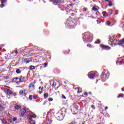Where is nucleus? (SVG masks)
I'll use <instances>...</instances> for the list:
<instances>
[{
    "label": "nucleus",
    "mask_w": 124,
    "mask_h": 124,
    "mask_svg": "<svg viewBox=\"0 0 124 124\" xmlns=\"http://www.w3.org/2000/svg\"><path fill=\"white\" fill-rule=\"evenodd\" d=\"M109 40L110 42V45L112 47H113L114 45L116 46V45L119 44V40H118V38L116 35H113L112 37H110Z\"/></svg>",
    "instance_id": "1"
},
{
    "label": "nucleus",
    "mask_w": 124,
    "mask_h": 124,
    "mask_svg": "<svg viewBox=\"0 0 124 124\" xmlns=\"http://www.w3.org/2000/svg\"><path fill=\"white\" fill-rule=\"evenodd\" d=\"M20 117H25V116H31V115H32V112L30 109H20Z\"/></svg>",
    "instance_id": "2"
},
{
    "label": "nucleus",
    "mask_w": 124,
    "mask_h": 124,
    "mask_svg": "<svg viewBox=\"0 0 124 124\" xmlns=\"http://www.w3.org/2000/svg\"><path fill=\"white\" fill-rule=\"evenodd\" d=\"M84 36L83 37V40L84 42L88 43L90 42L89 40L90 38H92V36H93V35L91 34L90 32H85L83 34Z\"/></svg>",
    "instance_id": "3"
},
{
    "label": "nucleus",
    "mask_w": 124,
    "mask_h": 124,
    "mask_svg": "<svg viewBox=\"0 0 124 124\" xmlns=\"http://www.w3.org/2000/svg\"><path fill=\"white\" fill-rule=\"evenodd\" d=\"M88 76L90 79H93L94 77L96 78L98 77V73L96 71H91L88 74Z\"/></svg>",
    "instance_id": "4"
},
{
    "label": "nucleus",
    "mask_w": 124,
    "mask_h": 124,
    "mask_svg": "<svg viewBox=\"0 0 124 124\" xmlns=\"http://www.w3.org/2000/svg\"><path fill=\"white\" fill-rule=\"evenodd\" d=\"M109 76L107 74L102 73L101 75V80L102 82H105L108 79Z\"/></svg>",
    "instance_id": "5"
},
{
    "label": "nucleus",
    "mask_w": 124,
    "mask_h": 124,
    "mask_svg": "<svg viewBox=\"0 0 124 124\" xmlns=\"http://www.w3.org/2000/svg\"><path fill=\"white\" fill-rule=\"evenodd\" d=\"M4 92L7 95H13L14 96H16V93H13L11 90L9 89H6L4 90Z\"/></svg>",
    "instance_id": "6"
},
{
    "label": "nucleus",
    "mask_w": 124,
    "mask_h": 124,
    "mask_svg": "<svg viewBox=\"0 0 124 124\" xmlns=\"http://www.w3.org/2000/svg\"><path fill=\"white\" fill-rule=\"evenodd\" d=\"M76 25L77 24L72 20L70 21L69 22L67 21V23H66V26H68L70 28H72V27H75Z\"/></svg>",
    "instance_id": "7"
},
{
    "label": "nucleus",
    "mask_w": 124,
    "mask_h": 124,
    "mask_svg": "<svg viewBox=\"0 0 124 124\" xmlns=\"http://www.w3.org/2000/svg\"><path fill=\"white\" fill-rule=\"evenodd\" d=\"M57 115V118L58 121H62V120H63V114L58 113Z\"/></svg>",
    "instance_id": "8"
},
{
    "label": "nucleus",
    "mask_w": 124,
    "mask_h": 124,
    "mask_svg": "<svg viewBox=\"0 0 124 124\" xmlns=\"http://www.w3.org/2000/svg\"><path fill=\"white\" fill-rule=\"evenodd\" d=\"M14 82H15V83H16L18 84L21 83V82L20 81V78H14Z\"/></svg>",
    "instance_id": "9"
},
{
    "label": "nucleus",
    "mask_w": 124,
    "mask_h": 124,
    "mask_svg": "<svg viewBox=\"0 0 124 124\" xmlns=\"http://www.w3.org/2000/svg\"><path fill=\"white\" fill-rule=\"evenodd\" d=\"M101 46L102 48H103V49H105V50H110V49H111V48L109 46L103 45H101Z\"/></svg>",
    "instance_id": "10"
},
{
    "label": "nucleus",
    "mask_w": 124,
    "mask_h": 124,
    "mask_svg": "<svg viewBox=\"0 0 124 124\" xmlns=\"http://www.w3.org/2000/svg\"><path fill=\"white\" fill-rule=\"evenodd\" d=\"M71 111L73 112V115H76L77 113H78V109H72Z\"/></svg>",
    "instance_id": "11"
},
{
    "label": "nucleus",
    "mask_w": 124,
    "mask_h": 124,
    "mask_svg": "<svg viewBox=\"0 0 124 124\" xmlns=\"http://www.w3.org/2000/svg\"><path fill=\"white\" fill-rule=\"evenodd\" d=\"M5 2H6V0H1V4L0 5V7H1V8H2L3 6H4V4L2 3H5Z\"/></svg>",
    "instance_id": "12"
},
{
    "label": "nucleus",
    "mask_w": 124,
    "mask_h": 124,
    "mask_svg": "<svg viewBox=\"0 0 124 124\" xmlns=\"http://www.w3.org/2000/svg\"><path fill=\"white\" fill-rule=\"evenodd\" d=\"M93 10L94 11H98V9H99V7H98V6H96V5H94L93 8H92Z\"/></svg>",
    "instance_id": "13"
},
{
    "label": "nucleus",
    "mask_w": 124,
    "mask_h": 124,
    "mask_svg": "<svg viewBox=\"0 0 124 124\" xmlns=\"http://www.w3.org/2000/svg\"><path fill=\"white\" fill-rule=\"evenodd\" d=\"M30 89L31 90V91H33L34 90V85L33 83H31L30 85Z\"/></svg>",
    "instance_id": "14"
},
{
    "label": "nucleus",
    "mask_w": 124,
    "mask_h": 124,
    "mask_svg": "<svg viewBox=\"0 0 124 124\" xmlns=\"http://www.w3.org/2000/svg\"><path fill=\"white\" fill-rule=\"evenodd\" d=\"M25 93H26V90H21L19 92V94L23 95L25 94Z\"/></svg>",
    "instance_id": "15"
},
{
    "label": "nucleus",
    "mask_w": 124,
    "mask_h": 124,
    "mask_svg": "<svg viewBox=\"0 0 124 124\" xmlns=\"http://www.w3.org/2000/svg\"><path fill=\"white\" fill-rule=\"evenodd\" d=\"M19 80L20 81V83H23V82L25 81V78L23 77H20V78H19Z\"/></svg>",
    "instance_id": "16"
},
{
    "label": "nucleus",
    "mask_w": 124,
    "mask_h": 124,
    "mask_svg": "<svg viewBox=\"0 0 124 124\" xmlns=\"http://www.w3.org/2000/svg\"><path fill=\"white\" fill-rule=\"evenodd\" d=\"M15 109H21V106L18 105H15Z\"/></svg>",
    "instance_id": "17"
},
{
    "label": "nucleus",
    "mask_w": 124,
    "mask_h": 124,
    "mask_svg": "<svg viewBox=\"0 0 124 124\" xmlns=\"http://www.w3.org/2000/svg\"><path fill=\"white\" fill-rule=\"evenodd\" d=\"M38 69H42L43 68V66H41V65H39L36 66Z\"/></svg>",
    "instance_id": "18"
},
{
    "label": "nucleus",
    "mask_w": 124,
    "mask_h": 124,
    "mask_svg": "<svg viewBox=\"0 0 124 124\" xmlns=\"http://www.w3.org/2000/svg\"><path fill=\"white\" fill-rule=\"evenodd\" d=\"M29 124H35V121H34V120H31L29 122Z\"/></svg>",
    "instance_id": "19"
},
{
    "label": "nucleus",
    "mask_w": 124,
    "mask_h": 124,
    "mask_svg": "<svg viewBox=\"0 0 124 124\" xmlns=\"http://www.w3.org/2000/svg\"><path fill=\"white\" fill-rule=\"evenodd\" d=\"M31 70H33V69H35V67L33 65H31L30 66Z\"/></svg>",
    "instance_id": "20"
},
{
    "label": "nucleus",
    "mask_w": 124,
    "mask_h": 124,
    "mask_svg": "<svg viewBox=\"0 0 124 124\" xmlns=\"http://www.w3.org/2000/svg\"><path fill=\"white\" fill-rule=\"evenodd\" d=\"M78 93H82V89L80 87H78Z\"/></svg>",
    "instance_id": "21"
},
{
    "label": "nucleus",
    "mask_w": 124,
    "mask_h": 124,
    "mask_svg": "<svg viewBox=\"0 0 124 124\" xmlns=\"http://www.w3.org/2000/svg\"><path fill=\"white\" fill-rule=\"evenodd\" d=\"M16 73H17V74H19L21 73V70L18 69H17V70H16Z\"/></svg>",
    "instance_id": "22"
},
{
    "label": "nucleus",
    "mask_w": 124,
    "mask_h": 124,
    "mask_svg": "<svg viewBox=\"0 0 124 124\" xmlns=\"http://www.w3.org/2000/svg\"><path fill=\"white\" fill-rule=\"evenodd\" d=\"M48 93H46L44 94V96L45 97V98H47V97L48 96Z\"/></svg>",
    "instance_id": "23"
},
{
    "label": "nucleus",
    "mask_w": 124,
    "mask_h": 124,
    "mask_svg": "<svg viewBox=\"0 0 124 124\" xmlns=\"http://www.w3.org/2000/svg\"><path fill=\"white\" fill-rule=\"evenodd\" d=\"M61 1V0H55L54 2H55V3H60Z\"/></svg>",
    "instance_id": "24"
},
{
    "label": "nucleus",
    "mask_w": 124,
    "mask_h": 124,
    "mask_svg": "<svg viewBox=\"0 0 124 124\" xmlns=\"http://www.w3.org/2000/svg\"><path fill=\"white\" fill-rule=\"evenodd\" d=\"M124 94L123 93H121L118 96V98H120V97H123V96H124Z\"/></svg>",
    "instance_id": "25"
},
{
    "label": "nucleus",
    "mask_w": 124,
    "mask_h": 124,
    "mask_svg": "<svg viewBox=\"0 0 124 124\" xmlns=\"http://www.w3.org/2000/svg\"><path fill=\"white\" fill-rule=\"evenodd\" d=\"M108 12L110 14H112L113 13V10L111 9H108Z\"/></svg>",
    "instance_id": "26"
},
{
    "label": "nucleus",
    "mask_w": 124,
    "mask_h": 124,
    "mask_svg": "<svg viewBox=\"0 0 124 124\" xmlns=\"http://www.w3.org/2000/svg\"><path fill=\"white\" fill-rule=\"evenodd\" d=\"M100 43V40H97L96 42H95V44H99Z\"/></svg>",
    "instance_id": "27"
},
{
    "label": "nucleus",
    "mask_w": 124,
    "mask_h": 124,
    "mask_svg": "<svg viewBox=\"0 0 124 124\" xmlns=\"http://www.w3.org/2000/svg\"><path fill=\"white\" fill-rule=\"evenodd\" d=\"M74 107L75 109H78L79 108V107L77 105H74Z\"/></svg>",
    "instance_id": "28"
},
{
    "label": "nucleus",
    "mask_w": 124,
    "mask_h": 124,
    "mask_svg": "<svg viewBox=\"0 0 124 124\" xmlns=\"http://www.w3.org/2000/svg\"><path fill=\"white\" fill-rule=\"evenodd\" d=\"M106 24H107V25L108 26H110V21H107V22H106Z\"/></svg>",
    "instance_id": "29"
},
{
    "label": "nucleus",
    "mask_w": 124,
    "mask_h": 124,
    "mask_svg": "<svg viewBox=\"0 0 124 124\" xmlns=\"http://www.w3.org/2000/svg\"><path fill=\"white\" fill-rule=\"evenodd\" d=\"M87 46L89 47L90 48H92V45L90 44H87Z\"/></svg>",
    "instance_id": "30"
},
{
    "label": "nucleus",
    "mask_w": 124,
    "mask_h": 124,
    "mask_svg": "<svg viewBox=\"0 0 124 124\" xmlns=\"http://www.w3.org/2000/svg\"><path fill=\"white\" fill-rule=\"evenodd\" d=\"M29 99H30V100H32V95L29 96Z\"/></svg>",
    "instance_id": "31"
},
{
    "label": "nucleus",
    "mask_w": 124,
    "mask_h": 124,
    "mask_svg": "<svg viewBox=\"0 0 124 124\" xmlns=\"http://www.w3.org/2000/svg\"><path fill=\"white\" fill-rule=\"evenodd\" d=\"M48 101L49 102L53 101V98H49Z\"/></svg>",
    "instance_id": "32"
},
{
    "label": "nucleus",
    "mask_w": 124,
    "mask_h": 124,
    "mask_svg": "<svg viewBox=\"0 0 124 124\" xmlns=\"http://www.w3.org/2000/svg\"><path fill=\"white\" fill-rule=\"evenodd\" d=\"M112 5H113V4L111 2H109L108 6H112Z\"/></svg>",
    "instance_id": "33"
},
{
    "label": "nucleus",
    "mask_w": 124,
    "mask_h": 124,
    "mask_svg": "<svg viewBox=\"0 0 124 124\" xmlns=\"http://www.w3.org/2000/svg\"><path fill=\"white\" fill-rule=\"evenodd\" d=\"M91 108H92L93 109H95V107H94V105H92L91 106Z\"/></svg>",
    "instance_id": "34"
},
{
    "label": "nucleus",
    "mask_w": 124,
    "mask_h": 124,
    "mask_svg": "<svg viewBox=\"0 0 124 124\" xmlns=\"http://www.w3.org/2000/svg\"><path fill=\"white\" fill-rule=\"evenodd\" d=\"M14 53L16 54V55H17L18 54V51H16L15 52H12V54H14Z\"/></svg>",
    "instance_id": "35"
},
{
    "label": "nucleus",
    "mask_w": 124,
    "mask_h": 124,
    "mask_svg": "<svg viewBox=\"0 0 124 124\" xmlns=\"http://www.w3.org/2000/svg\"><path fill=\"white\" fill-rule=\"evenodd\" d=\"M102 14H103L104 17H106V16L105 15V12H103Z\"/></svg>",
    "instance_id": "36"
},
{
    "label": "nucleus",
    "mask_w": 124,
    "mask_h": 124,
    "mask_svg": "<svg viewBox=\"0 0 124 124\" xmlns=\"http://www.w3.org/2000/svg\"><path fill=\"white\" fill-rule=\"evenodd\" d=\"M83 11H88V8H83Z\"/></svg>",
    "instance_id": "37"
},
{
    "label": "nucleus",
    "mask_w": 124,
    "mask_h": 124,
    "mask_svg": "<svg viewBox=\"0 0 124 124\" xmlns=\"http://www.w3.org/2000/svg\"><path fill=\"white\" fill-rule=\"evenodd\" d=\"M62 98H63L64 99H66V97H65V96H64V95H62Z\"/></svg>",
    "instance_id": "38"
},
{
    "label": "nucleus",
    "mask_w": 124,
    "mask_h": 124,
    "mask_svg": "<svg viewBox=\"0 0 124 124\" xmlns=\"http://www.w3.org/2000/svg\"><path fill=\"white\" fill-rule=\"evenodd\" d=\"M30 118H35V115H34V114H33V115H32V116H30Z\"/></svg>",
    "instance_id": "39"
},
{
    "label": "nucleus",
    "mask_w": 124,
    "mask_h": 124,
    "mask_svg": "<svg viewBox=\"0 0 124 124\" xmlns=\"http://www.w3.org/2000/svg\"><path fill=\"white\" fill-rule=\"evenodd\" d=\"M17 120V118H14L13 119V122H15Z\"/></svg>",
    "instance_id": "40"
},
{
    "label": "nucleus",
    "mask_w": 124,
    "mask_h": 124,
    "mask_svg": "<svg viewBox=\"0 0 124 124\" xmlns=\"http://www.w3.org/2000/svg\"><path fill=\"white\" fill-rule=\"evenodd\" d=\"M33 97L34 99H37V96H33Z\"/></svg>",
    "instance_id": "41"
},
{
    "label": "nucleus",
    "mask_w": 124,
    "mask_h": 124,
    "mask_svg": "<svg viewBox=\"0 0 124 124\" xmlns=\"http://www.w3.org/2000/svg\"><path fill=\"white\" fill-rule=\"evenodd\" d=\"M75 124V121H72L71 124Z\"/></svg>",
    "instance_id": "42"
},
{
    "label": "nucleus",
    "mask_w": 124,
    "mask_h": 124,
    "mask_svg": "<svg viewBox=\"0 0 124 124\" xmlns=\"http://www.w3.org/2000/svg\"><path fill=\"white\" fill-rule=\"evenodd\" d=\"M45 67H46V66H47V65H48V64L47 63H45Z\"/></svg>",
    "instance_id": "43"
},
{
    "label": "nucleus",
    "mask_w": 124,
    "mask_h": 124,
    "mask_svg": "<svg viewBox=\"0 0 124 124\" xmlns=\"http://www.w3.org/2000/svg\"><path fill=\"white\" fill-rule=\"evenodd\" d=\"M53 87H56V83L54 82L53 84Z\"/></svg>",
    "instance_id": "44"
},
{
    "label": "nucleus",
    "mask_w": 124,
    "mask_h": 124,
    "mask_svg": "<svg viewBox=\"0 0 124 124\" xmlns=\"http://www.w3.org/2000/svg\"><path fill=\"white\" fill-rule=\"evenodd\" d=\"M43 93V92H42V91L39 92V93H40V94H41V93Z\"/></svg>",
    "instance_id": "45"
},
{
    "label": "nucleus",
    "mask_w": 124,
    "mask_h": 124,
    "mask_svg": "<svg viewBox=\"0 0 124 124\" xmlns=\"http://www.w3.org/2000/svg\"><path fill=\"white\" fill-rule=\"evenodd\" d=\"M43 90H44V87H42L41 88V91H43Z\"/></svg>",
    "instance_id": "46"
},
{
    "label": "nucleus",
    "mask_w": 124,
    "mask_h": 124,
    "mask_svg": "<svg viewBox=\"0 0 124 124\" xmlns=\"http://www.w3.org/2000/svg\"><path fill=\"white\" fill-rule=\"evenodd\" d=\"M46 103H47V102L46 101H45L44 104H43V105H45L46 104Z\"/></svg>",
    "instance_id": "47"
},
{
    "label": "nucleus",
    "mask_w": 124,
    "mask_h": 124,
    "mask_svg": "<svg viewBox=\"0 0 124 124\" xmlns=\"http://www.w3.org/2000/svg\"><path fill=\"white\" fill-rule=\"evenodd\" d=\"M2 49V46L1 45H0V50H1Z\"/></svg>",
    "instance_id": "48"
},
{
    "label": "nucleus",
    "mask_w": 124,
    "mask_h": 124,
    "mask_svg": "<svg viewBox=\"0 0 124 124\" xmlns=\"http://www.w3.org/2000/svg\"><path fill=\"white\" fill-rule=\"evenodd\" d=\"M84 95H88V93H84Z\"/></svg>",
    "instance_id": "49"
},
{
    "label": "nucleus",
    "mask_w": 124,
    "mask_h": 124,
    "mask_svg": "<svg viewBox=\"0 0 124 124\" xmlns=\"http://www.w3.org/2000/svg\"><path fill=\"white\" fill-rule=\"evenodd\" d=\"M106 1H107V2H109V0H105Z\"/></svg>",
    "instance_id": "50"
},
{
    "label": "nucleus",
    "mask_w": 124,
    "mask_h": 124,
    "mask_svg": "<svg viewBox=\"0 0 124 124\" xmlns=\"http://www.w3.org/2000/svg\"><path fill=\"white\" fill-rule=\"evenodd\" d=\"M39 90H41V87L40 86V87H39Z\"/></svg>",
    "instance_id": "51"
},
{
    "label": "nucleus",
    "mask_w": 124,
    "mask_h": 124,
    "mask_svg": "<svg viewBox=\"0 0 124 124\" xmlns=\"http://www.w3.org/2000/svg\"><path fill=\"white\" fill-rule=\"evenodd\" d=\"M122 91H123V92H124V88H122Z\"/></svg>",
    "instance_id": "52"
},
{
    "label": "nucleus",
    "mask_w": 124,
    "mask_h": 124,
    "mask_svg": "<svg viewBox=\"0 0 124 124\" xmlns=\"http://www.w3.org/2000/svg\"><path fill=\"white\" fill-rule=\"evenodd\" d=\"M105 109H108V107H106Z\"/></svg>",
    "instance_id": "53"
},
{
    "label": "nucleus",
    "mask_w": 124,
    "mask_h": 124,
    "mask_svg": "<svg viewBox=\"0 0 124 124\" xmlns=\"http://www.w3.org/2000/svg\"><path fill=\"white\" fill-rule=\"evenodd\" d=\"M51 123H52V121H50L49 124H51Z\"/></svg>",
    "instance_id": "54"
},
{
    "label": "nucleus",
    "mask_w": 124,
    "mask_h": 124,
    "mask_svg": "<svg viewBox=\"0 0 124 124\" xmlns=\"http://www.w3.org/2000/svg\"><path fill=\"white\" fill-rule=\"evenodd\" d=\"M121 62V64H122L123 63H122V62Z\"/></svg>",
    "instance_id": "55"
},
{
    "label": "nucleus",
    "mask_w": 124,
    "mask_h": 124,
    "mask_svg": "<svg viewBox=\"0 0 124 124\" xmlns=\"http://www.w3.org/2000/svg\"><path fill=\"white\" fill-rule=\"evenodd\" d=\"M73 28H74V27H72V29H73Z\"/></svg>",
    "instance_id": "56"
},
{
    "label": "nucleus",
    "mask_w": 124,
    "mask_h": 124,
    "mask_svg": "<svg viewBox=\"0 0 124 124\" xmlns=\"http://www.w3.org/2000/svg\"><path fill=\"white\" fill-rule=\"evenodd\" d=\"M90 94H92V93H90Z\"/></svg>",
    "instance_id": "57"
},
{
    "label": "nucleus",
    "mask_w": 124,
    "mask_h": 124,
    "mask_svg": "<svg viewBox=\"0 0 124 124\" xmlns=\"http://www.w3.org/2000/svg\"><path fill=\"white\" fill-rule=\"evenodd\" d=\"M96 80H97V81H98V80H97V79Z\"/></svg>",
    "instance_id": "58"
}]
</instances>
